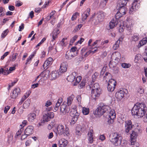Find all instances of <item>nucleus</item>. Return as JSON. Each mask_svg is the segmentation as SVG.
<instances>
[{
  "label": "nucleus",
  "instance_id": "obj_45",
  "mask_svg": "<svg viewBox=\"0 0 147 147\" xmlns=\"http://www.w3.org/2000/svg\"><path fill=\"white\" fill-rule=\"evenodd\" d=\"M137 92L140 94H142L144 93V90L142 87L140 86L137 88Z\"/></svg>",
  "mask_w": 147,
  "mask_h": 147
},
{
  "label": "nucleus",
  "instance_id": "obj_11",
  "mask_svg": "<svg viewBox=\"0 0 147 147\" xmlns=\"http://www.w3.org/2000/svg\"><path fill=\"white\" fill-rule=\"evenodd\" d=\"M70 114V115L73 117L71 121V123L74 124L77 120L79 114L76 111L73 110V111H71Z\"/></svg>",
  "mask_w": 147,
  "mask_h": 147
},
{
  "label": "nucleus",
  "instance_id": "obj_62",
  "mask_svg": "<svg viewBox=\"0 0 147 147\" xmlns=\"http://www.w3.org/2000/svg\"><path fill=\"white\" fill-rule=\"evenodd\" d=\"M107 76H109L110 77H111V74L109 72H107L105 74V76H104V79L106 80V78H107Z\"/></svg>",
  "mask_w": 147,
  "mask_h": 147
},
{
  "label": "nucleus",
  "instance_id": "obj_54",
  "mask_svg": "<svg viewBox=\"0 0 147 147\" xmlns=\"http://www.w3.org/2000/svg\"><path fill=\"white\" fill-rule=\"evenodd\" d=\"M93 131L92 129L88 131V138L93 137Z\"/></svg>",
  "mask_w": 147,
  "mask_h": 147
},
{
  "label": "nucleus",
  "instance_id": "obj_1",
  "mask_svg": "<svg viewBox=\"0 0 147 147\" xmlns=\"http://www.w3.org/2000/svg\"><path fill=\"white\" fill-rule=\"evenodd\" d=\"M147 111V107L143 103H136L131 110L133 115H136L138 118H141L145 115Z\"/></svg>",
  "mask_w": 147,
  "mask_h": 147
},
{
  "label": "nucleus",
  "instance_id": "obj_34",
  "mask_svg": "<svg viewBox=\"0 0 147 147\" xmlns=\"http://www.w3.org/2000/svg\"><path fill=\"white\" fill-rule=\"evenodd\" d=\"M147 42V37L146 38H143L142 40H140L139 43V44L140 46H143Z\"/></svg>",
  "mask_w": 147,
  "mask_h": 147
},
{
  "label": "nucleus",
  "instance_id": "obj_23",
  "mask_svg": "<svg viewBox=\"0 0 147 147\" xmlns=\"http://www.w3.org/2000/svg\"><path fill=\"white\" fill-rule=\"evenodd\" d=\"M109 111L110 110H109L108 111H107V113H109V115H108L109 118L114 119L116 116L115 111L114 110H111L110 111Z\"/></svg>",
  "mask_w": 147,
  "mask_h": 147
},
{
  "label": "nucleus",
  "instance_id": "obj_40",
  "mask_svg": "<svg viewBox=\"0 0 147 147\" xmlns=\"http://www.w3.org/2000/svg\"><path fill=\"white\" fill-rule=\"evenodd\" d=\"M115 87V86H111L110 85H108L107 89L108 91L110 92H112L114 90Z\"/></svg>",
  "mask_w": 147,
  "mask_h": 147
},
{
  "label": "nucleus",
  "instance_id": "obj_8",
  "mask_svg": "<svg viewBox=\"0 0 147 147\" xmlns=\"http://www.w3.org/2000/svg\"><path fill=\"white\" fill-rule=\"evenodd\" d=\"M54 114L53 112H46L43 115V120L44 122H47L50 119L53 118Z\"/></svg>",
  "mask_w": 147,
  "mask_h": 147
},
{
  "label": "nucleus",
  "instance_id": "obj_18",
  "mask_svg": "<svg viewBox=\"0 0 147 147\" xmlns=\"http://www.w3.org/2000/svg\"><path fill=\"white\" fill-rule=\"evenodd\" d=\"M82 126L79 125H77L76 128L75 135L79 138L82 134Z\"/></svg>",
  "mask_w": 147,
  "mask_h": 147
},
{
  "label": "nucleus",
  "instance_id": "obj_13",
  "mask_svg": "<svg viewBox=\"0 0 147 147\" xmlns=\"http://www.w3.org/2000/svg\"><path fill=\"white\" fill-rule=\"evenodd\" d=\"M60 108L61 112L64 115L68 113L70 110V108L69 106L63 103L61 105Z\"/></svg>",
  "mask_w": 147,
  "mask_h": 147
},
{
  "label": "nucleus",
  "instance_id": "obj_48",
  "mask_svg": "<svg viewBox=\"0 0 147 147\" xmlns=\"http://www.w3.org/2000/svg\"><path fill=\"white\" fill-rule=\"evenodd\" d=\"M127 144V142L125 140L121 141V144L120 145H121L122 147H125L126 145Z\"/></svg>",
  "mask_w": 147,
  "mask_h": 147
},
{
  "label": "nucleus",
  "instance_id": "obj_21",
  "mask_svg": "<svg viewBox=\"0 0 147 147\" xmlns=\"http://www.w3.org/2000/svg\"><path fill=\"white\" fill-rule=\"evenodd\" d=\"M76 55L74 53L67 51L65 54V57L67 59H71Z\"/></svg>",
  "mask_w": 147,
  "mask_h": 147
},
{
  "label": "nucleus",
  "instance_id": "obj_25",
  "mask_svg": "<svg viewBox=\"0 0 147 147\" xmlns=\"http://www.w3.org/2000/svg\"><path fill=\"white\" fill-rule=\"evenodd\" d=\"M127 0H119L118 1L117 6L118 7H125L127 3Z\"/></svg>",
  "mask_w": 147,
  "mask_h": 147
},
{
  "label": "nucleus",
  "instance_id": "obj_61",
  "mask_svg": "<svg viewBox=\"0 0 147 147\" xmlns=\"http://www.w3.org/2000/svg\"><path fill=\"white\" fill-rule=\"evenodd\" d=\"M142 57V56L140 54H138L136 56L135 59H136L137 60H139L141 59Z\"/></svg>",
  "mask_w": 147,
  "mask_h": 147
},
{
  "label": "nucleus",
  "instance_id": "obj_43",
  "mask_svg": "<svg viewBox=\"0 0 147 147\" xmlns=\"http://www.w3.org/2000/svg\"><path fill=\"white\" fill-rule=\"evenodd\" d=\"M34 55L33 54L30 56L27 59L26 62L25 64L26 65H27L28 63L33 58Z\"/></svg>",
  "mask_w": 147,
  "mask_h": 147
},
{
  "label": "nucleus",
  "instance_id": "obj_63",
  "mask_svg": "<svg viewBox=\"0 0 147 147\" xmlns=\"http://www.w3.org/2000/svg\"><path fill=\"white\" fill-rule=\"evenodd\" d=\"M23 130V129L21 127L20 129L18 131V132L16 134V135L17 136H18L19 135H20Z\"/></svg>",
  "mask_w": 147,
  "mask_h": 147
},
{
  "label": "nucleus",
  "instance_id": "obj_9",
  "mask_svg": "<svg viewBox=\"0 0 147 147\" xmlns=\"http://www.w3.org/2000/svg\"><path fill=\"white\" fill-rule=\"evenodd\" d=\"M86 88L88 90H98L99 89H101L98 83L94 84V82H91L90 85L86 86Z\"/></svg>",
  "mask_w": 147,
  "mask_h": 147
},
{
  "label": "nucleus",
  "instance_id": "obj_24",
  "mask_svg": "<svg viewBox=\"0 0 147 147\" xmlns=\"http://www.w3.org/2000/svg\"><path fill=\"white\" fill-rule=\"evenodd\" d=\"M61 74L59 71L58 72L57 71H52L51 75L52 78V79L54 80L58 77Z\"/></svg>",
  "mask_w": 147,
  "mask_h": 147
},
{
  "label": "nucleus",
  "instance_id": "obj_56",
  "mask_svg": "<svg viewBox=\"0 0 147 147\" xmlns=\"http://www.w3.org/2000/svg\"><path fill=\"white\" fill-rule=\"evenodd\" d=\"M27 121L26 120H24L22 122V124L20 125V126L22 128H23L25 126L27 125Z\"/></svg>",
  "mask_w": 147,
  "mask_h": 147
},
{
  "label": "nucleus",
  "instance_id": "obj_3",
  "mask_svg": "<svg viewBox=\"0 0 147 147\" xmlns=\"http://www.w3.org/2000/svg\"><path fill=\"white\" fill-rule=\"evenodd\" d=\"M110 110L109 106L107 105H104L102 103H100L95 111V114L99 116L102 115L104 113Z\"/></svg>",
  "mask_w": 147,
  "mask_h": 147
},
{
  "label": "nucleus",
  "instance_id": "obj_32",
  "mask_svg": "<svg viewBox=\"0 0 147 147\" xmlns=\"http://www.w3.org/2000/svg\"><path fill=\"white\" fill-rule=\"evenodd\" d=\"M130 136L132 139H134L136 138L138 135V133L135 132L134 131H131L130 132Z\"/></svg>",
  "mask_w": 147,
  "mask_h": 147
},
{
  "label": "nucleus",
  "instance_id": "obj_4",
  "mask_svg": "<svg viewBox=\"0 0 147 147\" xmlns=\"http://www.w3.org/2000/svg\"><path fill=\"white\" fill-rule=\"evenodd\" d=\"M57 132L56 134L57 135L64 136L67 135L69 134V129L67 127L61 124L58 125L57 127Z\"/></svg>",
  "mask_w": 147,
  "mask_h": 147
},
{
  "label": "nucleus",
  "instance_id": "obj_41",
  "mask_svg": "<svg viewBox=\"0 0 147 147\" xmlns=\"http://www.w3.org/2000/svg\"><path fill=\"white\" fill-rule=\"evenodd\" d=\"M98 75V73L97 72H95L93 75L92 76V82H94L95 79L97 77Z\"/></svg>",
  "mask_w": 147,
  "mask_h": 147
},
{
  "label": "nucleus",
  "instance_id": "obj_20",
  "mask_svg": "<svg viewBox=\"0 0 147 147\" xmlns=\"http://www.w3.org/2000/svg\"><path fill=\"white\" fill-rule=\"evenodd\" d=\"M63 100L62 98L60 97L58 99L57 103L55 104V105L54 107L53 111L56 112L59 109V107L61 105V104Z\"/></svg>",
  "mask_w": 147,
  "mask_h": 147
},
{
  "label": "nucleus",
  "instance_id": "obj_15",
  "mask_svg": "<svg viewBox=\"0 0 147 147\" xmlns=\"http://www.w3.org/2000/svg\"><path fill=\"white\" fill-rule=\"evenodd\" d=\"M20 90L18 88H16L14 89L13 92L11 94V97L13 99L16 98L19 94H20Z\"/></svg>",
  "mask_w": 147,
  "mask_h": 147
},
{
  "label": "nucleus",
  "instance_id": "obj_26",
  "mask_svg": "<svg viewBox=\"0 0 147 147\" xmlns=\"http://www.w3.org/2000/svg\"><path fill=\"white\" fill-rule=\"evenodd\" d=\"M75 75L76 73L75 72L73 73L72 74H70L67 77V80L68 81L70 82H73L75 79Z\"/></svg>",
  "mask_w": 147,
  "mask_h": 147
},
{
  "label": "nucleus",
  "instance_id": "obj_35",
  "mask_svg": "<svg viewBox=\"0 0 147 147\" xmlns=\"http://www.w3.org/2000/svg\"><path fill=\"white\" fill-rule=\"evenodd\" d=\"M116 85V81L113 79H111L109 80L108 85H110L111 86H115Z\"/></svg>",
  "mask_w": 147,
  "mask_h": 147
},
{
  "label": "nucleus",
  "instance_id": "obj_31",
  "mask_svg": "<svg viewBox=\"0 0 147 147\" xmlns=\"http://www.w3.org/2000/svg\"><path fill=\"white\" fill-rule=\"evenodd\" d=\"M74 95H72L67 98V103L68 106L70 105L71 104L74 98Z\"/></svg>",
  "mask_w": 147,
  "mask_h": 147
},
{
  "label": "nucleus",
  "instance_id": "obj_30",
  "mask_svg": "<svg viewBox=\"0 0 147 147\" xmlns=\"http://www.w3.org/2000/svg\"><path fill=\"white\" fill-rule=\"evenodd\" d=\"M117 24L116 20L114 19L112 20L109 22V27L111 29L113 28Z\"/></svg>",
  "mask_w": 147,
  "mask_h": 147
},
{
  "label": "nucleus",
  "instance_id": "obj_33",
  "mask_svg": "<svg viewBox=\"0 0 147 147\" xmlns=\"http://www.w3.org/2000/svg\"><path fill=\"white\" fill-rule=\"evenodd\" d=\"M139 38V35L137 33H135L132 36V39L133 40L136 41H138Z\"/></svg>",
  "mask_w": 147,
  "mask_h": 147
},
{
  "label": "nucleus",
  "instance_id": "obj_38",
  "mask_svg": "<svg viewBox=\"0 0 147 147\" xmlns=\"http://www.w3.org/2000/svg\"><path fill=\"white\" fill-rule=\"evenodd\" d=\"M82 112L84 115L88 114L89 113V109L88 108L84 107L83 108Z\"/></svg>",
  "mask_w": 147,
  "mask_h": 147
},
{
  "label": "nucleus",
  "instance_id": "obj_29",
  "mask_svg": "<svg viewBox=\"0 0 147 147\" xmlns=\"http://www.w3.org/2000/svg\"><path fill=\"white\" fill-rule=\"evenodd\" d=\"M119 9V11L122 14L124 15L126 13V12L127 10V9L125 7H118Z\"/></svg>",
  "mask_w": 147,
  "mask_h": 147
},
{
  "label": "nucleus",
  "instance_id": "obj_5",
  "mask_svg": "<svg viewBox=\"0 0 147 147\" xmlns=\"http://www.w3.org/2000/svg\"><path fill=\"white\" fill-rule=\"evenodd\" d=\"M122 137L120 134L116 133L113 134V136L109 139L110 140L115 146H119L121 144Z\"/></svg>",
  "mask_w": 147,
  "mask_h": 147
},
{
  "label": "nucleus",
  "instance_id": "obj_42",
  "mask_svg": "<svg viewBox=\"0 0 147 147\" xmlns=\"http://www.w3.org/2000/svg\"><path fill=\"white\" fill-rule=\"evenodd\" d=\"M18 55V54L17 53L13 54L12 56V58L9 59V60H10V61H15L16 59L17 56Z\"/></svg>",
  "mask_w": 147,
  "mask_h": 147
},
{
  "label": "nucleus",
  "instance_id": "obj_50",
  "mask_svg": "<svg viewBox=\"0 0 147 147\" xmlns=\"http://www.w3.org/2000/svg\"><path fill=\"white\" fill-rule=\"evenodd\" d=\"M78 37V36L77 35L74 36L71 39L70 41V43H73L75 42V41L76 40V39Z\"/></svg>",
  "mask_w": 147,
  "mask_h": 147
},
{
  "label": "nucleus",
  "instance_id": "obj_22",
  "mask_svg": "<svg viewBox=\"0 0 147 147\" xmlns=\"http://www.w3.org/2000/svg\"><path fill=\"white\" fill-rule=\"evenodd\" d=\"M53 59L51 57H49L45 61L43 65V67L45 69V68L47 67L49 65H51Z\"/></svg>",
  "mask_w": 147,
  "mask_h": 147
},
{
  "label": "nucleus",
  "instance_id": "obj_53",
  "mask_svg": "<svg viewBox=\"0 0 147 147\" xmlns=\"http://www.w3.org/2000/svg\"><path fill=\"white\" fill-rule=\"evenodd\" d=\"M28 136L27 135V134H26L24 132V134L22 135L21 137V140H24L28 137Z\"/></svg>",
  "mask_w": 147,
  "mask_h": 147
},
{
  "label": "nucleus",
  "instance_id": "obj_6",
  "mask_svg": "<svg viewBox=\"0 0 147 147\" xmlns=\"http://www.w3.org/2000/svg\"><path fill=\"white\" fill-rule=\"evenodd\" d=\"M134 126L132 124L131 120H128L125 122V131L128 135L130 134V132L132 130Z\"/></svg>",
  "mask_w": 147,
  "mask_h": 147
},
{
  "label": "nucleus",
  "instance_id": "obj_28",
  "mask_svg": "<svg viewBox=\"0 0 147 147\" xmlns=\"http://www.w3.org/2000/svg\"><path fill=\"white\" fill-rule=\"evenodd\" d=\"M28 119L29 121L33 122L36 117V115L34 113H31L28 115Z\"/></svg>",
  "mask_w": 147,
  "mask_h": 147
},
{
  "label": "nucleus",
  "instance_id": "obj_64",
  "mask_svg": "<svg viewBox=\"0 0 147 147\" xmlns=\"http://www.w3.org/2000/svg\"><path fill=\"white\" fill-rule=\"evenodd\" d=\"M91 53V50H89L88 51H86L85 54L84 55V56L85 57H87Z\"/></svg>",
  "mask_w": 147,
  "mask_h": 147
},
{
  "label": "nucleus",
  "instance_id": "obj_27",
  "mask_svg": "<svg viewBox=\"0 0 147 147\" xmlns=\"http://www.w3.org/2000/svg\"><path fill=\"white\" fill-rule=\"evenodd\" d=\"M123 38L121 37L120 38L114 45L113 48L114 50H116L119 47V44L121 42H122Z\"/></svg>",
  "mask_w": 147,
  "mask_h": 147
},
{
  "label": "nucleus",
  "instance_id": "obj_57",
  "mask_svg": "<svg viewBox=\"0 0 147 147\" xmlns=\"http://www.w3.org/2000/svg\"><path fill=\"white\" fill-rule=\"evenodd\" d=\"M3 74L5 75L8 74L10 73L9 70H8V68H5V69H3Z\"/></svg>",
  "mask_w": 147,
  "mask_h": 147
},
{
  "label": "nucleus",
  "instance_id": "obj_52",
  "mask_svg": "<svg viewBox=\"0 0 147 147\" xmlns=\"http://www.w3.org/2000/svg\"><path fill=\"white\" fill-rule=\"evenodd\" d=\"M121 66L122 67L124 68H128L130 67L129 65L128 64H127L125 63H122Z\"/></svg>",
  "mask_w": 147,
  "mask_h": 147
},
{
  "label": "nucleus",
  "instance_id": "obj_16",
  "mask_svg": "<svg viewBox=\"0 0 147 147\" xmlns=\"http://www.w3.org/2000/svg\"><path fill=\"white\" fill-rule=\"evenodd\" d=\"M68 66L67 63L66 62H63L61 64L59 69L60 72L64 73L66 71Z\"/></svg>",
  "mask_w": 147,
  "mask_h": 147
},
{
  "label": "nucleus",
  "instance_id": "obj_14",
  "mask_svg": "<svg viewBox=\"0 0 147 147\" xmlns=\"http://www.w3.org/2000/svg\"><path fill=\"white\" fill-rule=\"evenodd\" d=\"M90 9V8H88L82 14V20L80 22L81 23H83L84 21L86 20L87 17L89 16Z\"/></svg>",
  "mask_w": 147,
  "mask_h": 147
},
{
  "label": "nucleus",
  "instance_id": "obj_46",
  "mask_svg": "<svg viewBox=\"0 0 147 147\" xmlns=\"http://www.w3.org/2000/svg\"><path fill=\"white\" fill-rule=\"evenodd\" d=\"M9 32V31L8 29H7L4 31L2 34L1 36L2 38H4L7 35Z\"/></svg>",
  "mask_w": 147,
  "mask_h": 147
},
{
  "label": "nucleus",
  "instance_id": "obj_55",
  "mask_svg": "<svg viewBox=\"0 0 147 147\" xmlns=\"http://www.w3.org/2000/svg\"><path fill=\"white\" fill-rule=\"evenodd\" d=\"M125 28V26L123 25H120L119 27V31L120 32H123Z\"/></svg>",
  "mask_w": 147,
  "mask_h": 147
},
{
  "label": "nucleus",
  "instance_id": "obj_17",
  "mask_svg": "<svg viewBox=\"0 0 147 147\" xmlns=\"http://www.w3.org/2000/svg\"><path fill=\"white\" fill-rule=\"evenodd\" d=\"M34 127L31 125L28 126L24 131V132L28 136L32 134L33 132Z\"/></svg>",
  "mask_w": 147,
  "mask_h": 147
},
{
  "label": "nucleus",
  "instance_id": "obj_58",
  "mask_svg": "<svg viewBox=\"0 0 147 147\" xmlns=\"http://www.w3.org/2000/svg\"><path fill=\"white\" fill-rule=\"evenodd\" d=\"M26 99V97L25 96H24L21 98L20 101L19 102V105H21L23 103V102Z\"/></svg>",
  "mask_w": 147,
  "mask_h": 147
},
{
  "label": "nucleus",
  "instance_id": "obj_44",
  "mask_svg": "<svg viewBox=\"0 0 147 147\" xmlns=\"http://www.w3.org/2000/svg\"><path fill=\"white\" fill-rule=\"evenodd\" d=\"M112 57H118V58H121V55L119 52H116L114 54H113Z\"/></svg>",
  "mask_w": 147,
  "mask_h": 147
},
{
  "label": "nucleus",
  "instance_id": "obj_19",
  "mask_svg": "<svg viewBox=\"0 0 147 147\" xmlns=\"http://www.w3.org/2000/svg\"><path fill=\"white\" fill-rule=\"evenodd\" d=\"M59 147H65L68 144V141L64 138L60 140L59 142Z\"/></svg>",
  "mask_w": 147,
  "mask_h": 147
},
{
  "label": "nucleus",
  "instance_id": "obj_39",
  "mask_svg": "<svg viewBox=\"0 0 147 147\" xmlns=\"http://www.w3.org/2000/svg\"><path fill=\"white\" fill-rule=\"evenodd\" d=\"M82 77L80 76H78L76 79V82L74 84V86L76 85L80 82L81 80Z\"/></svg>",
  "mask_w": 147,
  "mask_h": 147
},
{
  "label": "nucleus",
  "instance_id": "obj_60",
  "mask_svg": "<svg viewBox=\"0 0 147 147\" xmlns=\"http://www.w3.org/2000/svg\"><path fill=\"white\" fill-rule=\"evenodd\" d=\"M9 52H7L5 53L1 57V60H3L4 59V58L6 57L7 55L9 54Z\"/></svg>",
  "mask_w": 147,
  "mask_h": 147
},
{
  "label": "nucleus",
  "instance_id": "obj_7",
  "mask_svg": "<svg viewBox=\"0 0 147 147\" xmlns=\"http://www.w3.org/2000/svg\"><path fill=\"white\" fill-rule=\"evenodd\" d=\"M139 0H135L133 3L131 7L129 9V13L132 14L134 12L137 10L140 7Z\"/></svg>",
  "mask_w": 147,
  "mask_h": 147
},
{
  "label": "nucleus",
  "instance_id": "obj_47",
  "mask_svg": "<svg viewBox=\"0 0 147 147\" xmlns=\"http://www.w3.org/2000/svg\"><path fill=\"white\" fill-rule=\"evenodd\" d=\"M79 15H80V13H78L77 12L75 13H74V14L73 15V16L71 18L72 20L73 21V20H76V19L77 18V16H79Z\"/></svg>",
  "mask_w": 147,
  "mask_h": 147
},
{
  "label": "nucleus",
  "instance_id": "obj_12",
  "mask_svg": "<svg viewBox=\"0 0 147 147\" xmlns=\"http://www.w3.org/2000/svg\"><path fill=\"white\" fill-rule=\"evenodd\" d=\"M101 93V89L98 90H91V96L92 98L94 100L98 98Z\"/></svg>",
  "mask_w": 147,
  "mask_h": 147
},
{
  "label": "nucleus",
  "instance_id": "obj_36",
  "mask_svg": "<svg viewBox=\"0 0 147 147\" xmlns=\"http://www.w3.org/2000/svg\"><path fill=\"white\" fill-rule=\"evenodd\" d=\"M55 44H54L53 45L49 47V51H51L53 49L55 50L54 53H56L57 52L56 46H55Z\"/></svg>",
  "mask_w": 147,
  "mask_h": 147
},
{
  "label": "nucleus",
  "instance_id": "obj_51",
  "mask_svg": "<svg viewBox=\"0 0 147 147\" xmlns=\"http://www.w3.org/2000/svg\"><path fill=\"white\" fill-rule=\"evenodd\" d=\"M60 32L59 29L57 28H55L53 30V34H57V35Z\"/></svg>",
  "mask_w": 147,
  "mask_h": 147
},
{
  "label": "nucleus",
  "instance_id": "obj_49",
  "mask_svg": "<svg viewBox=\"0 0 147 147\" xmlns=\"http://www.w3.org/2000/svg\"><path fill=\"white\" fill-rule=\"evenodd\" d=\"M123 15L120 12H118L115 15V18L116 19H119L120 17L122 16Z\"/></svg>",
  "mask_w": 147,
  "mask_h": 147
},
{
  "label": "nucleus",
  "instance_id": "obj_59",
  "mask_svg": "<svg viewBox=\"0 0 147 147\" xmlns=\"http://www.w3.org/2000/svg\"><path fill=\"white\" fill-rule=\"evenodd\" d=\"M77 49V48L76 47H72L70 50L69 51H71V52L74 53V52H75L76 50Z\"/></svg>",
  "mask_w": 147,
  "mask_h": 147
},
{
  "label": "nucleus",
  "instance_id": "obj_10",
  "mask_svg": "<svg viewBox=\"0 0 147 147\" xmlns=\"http://www.w3.org/2000/svg\"><path fill=\"white\" fill-rule=\"evenodd\" d=\"M127 90L125 89H122L118 90L115 93V96L116 98L119 100H121L126 94L125 92Z\"/></svg>",
  "mask_w": 147,
  "mask_h": 147
},
{
  "label": "nucleus",
  "instance_id": "obj_2",
  "mask_svg": "<svg viewBox=\"0 0 147 147\" xmlns=\"http://www.w3.org/2000/svg\"><path fill=\"white\" fill-rule=\"evenodd\" d=\"M104 16V12L102 11H100L96 13H94L90 18L89 21H92L95 25H97L102 21Z\"/></svg>",
  "mask_w": 147,
  "mask_h": 147
},
{
  "label": "nucleus",
  "instance_id": "obj_37",
  "mask_svg": "<svg viewBox=\"0 0 147 147\" xmlns=\"http://www.w3.org/2000/svg\"><path fill=\"white\" fill-rule=\"evenodd\" d=\"M86 80H83L82 82L78 86V88L80 89H81L85 86L86 84Z\"/></svg>",
  "mask_w": 147,
  "mask_h": 147
}]
</instances>
